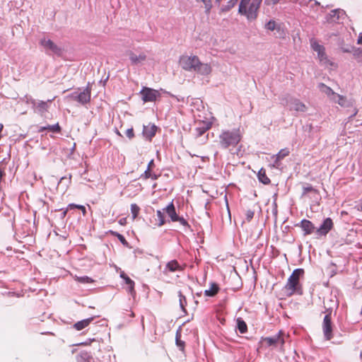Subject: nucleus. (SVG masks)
I'll list each match as a JSON object with an SVG mask.
<instances>
[{"label":"nucleus","mask_w":362,"mask_h":362,"mask_svg":"<svg viewBox=\"0 0 362 362\" xmlns=\"http://www.w3.org/2000/svg\"><path fill=\"white\" fill-rule=\"evenodd\" d=\"M76 209H81L83 214H85L86 213V209L84 206L76 204H69L65 209H61L59 210V211H62V213L60 214V218L64 219L69 211L74 210Z\"/></svg>","instance_id":"17"},{"label":"nucleus","mask_w":362,"mask_h":362,"mask_svg":"<svg viewBox=\"0 0 362 362\" xmlns=\"http://www.w3.org/2000/svg\"><path fill=\"white\" fill-rule=\"evenodd\" d=\"M315 189L313 188V187L310 185H308L306 187H303V195H305L309 192H315Z\"/></svg>","instance_id":"45"},{"label":"nucleus","mask_w":362,"mask_h":362,"mask_svg":"<svg viewBox=\"0 0 362 362\" xmlns=\"http://www.w3.org/2000/svg\"><path fill=\"white\" fill-rule=\"evenodd\" d=\"M125 134L130 139L134 138V129L132 127L127 129L125 132Z\"/></svg>","instance_id":"47"},{"label":"nucleus","mask_w":362,"mask_h":362,"mask_svg":"<svg viewBox=\"0 0 362 362\" xmlns=\"http://www.w3.org/2000/svg\"><path fill=\"white\" fill-rule=\"evenodd\" d=\"M157 129L158 127L154 124L150 127L144 125L142 134L144 137L151 141L155 136Z\"/></svg>","instance_id":"18"},{"label":"nucleus","mask_w":362,"mask_h":362,"mask_svg":"<svg viewBox=\"0 0 362 362\" xmlns=\"http://www.w3.org/2000/svg\"><path fill=\"white\" fill-rule=\"evenodd\" d=\"M111 233L115 236L117 237V238L119 240V241L125 247H131L129 246V243L127 241V240L125 239L124 236L122 234H120L118 232H113V231H111Z\"/></svg>","instance_id":"31"},{"label":"nucleus","mask_w":362,"mask_h":362,"mask_svg":"<svg viewBox=\"0 0 362 362\" xmlns=\"http://www.w3.org/2000/svg\"><path fill=\"white\" fill-rule=\"evenodd\" d=\"M257 177L260 182H262L264 185H269L271 182L270 179L267 177L266 174V171L264 168H261L258 173H257Z\"/></svg>","instance_id":"23"},{"label":"nucleus","mask_w":362,"mask_h":362,"mask_svg":"<svg viewBox=\"0 0 362 362\" xmlns=\"http://www.w3.org/2000/svg\"><path fill=\"white\" fill-rule=\"evenodd\" d=\"M94 339H92V341H93ZM90 341H91V339H89L88 341H85V342H81V343H79L78 345L79 346H87V345H89L90 344Z\"/></svg>","instance_id":"53"},{"label":"nucleus","mask_w":362,"mask_h":362,"mask_svg":"<svg viewBox=\"0 0 362 362\" xmlns=\"http://www.w3.org/2000/svg\"><path fill=\"white\" fill-rule=\"evenodd\" d=\"M209 289L204 291V295L207 297H214L220 291L219 285L216 282H210Z\"/></svg>","instance_id":"20"},{"label":"nucleus","mask_w":362,"mask_h":362,"mask_svg":"<svg viewBox=\"0 0 362 362\" xmlns=\"http://www.w3.org/2000/svg\"><path fill=\"white\" fill-rule=\"evenodd\" d=\"M332 100L338 103L341 107H350L352 106V102L346 99V97L337 94L334 98H331Z\"/></svg>","instance_id":"21"},{"label":"nucleus","mask_w":362,"mask_h":362,"mask_svg":"<svg viewBox=\"0 0 362 362\" xmlns=\"http://www.w3.org/2000/svg\"><path fill=\"white\" fill-rule=\"evenodd\" d=\"M263 341L267 342L269 346H276L279 343L284 345L285 343L282 331H279L278 334L274 336L264 338Z\"/></svg>","instance_id":"13"},{"label":"nucleus","mask_w":362,"mask_h":362,"mask_svg":"<svg viewBox=\"0 0 362 362\" xmlns=\"http://www.w3.org/2000/svg\"><path fill=\"white\" fill-rule=\"evenodd\" d=\"M160 175H156L155 173H151V177H150L151 179L153 180H156L158 179Z\"/></svg>","instance_id":"54"},{"label":"nucleus","mask_w":362,"mask_h":362,"mask_svg":"<svg viewBox=\"0 0 362 362\" xmlns=\"http://www.w3.org/2000/svg\"><path fill=\"white\" fill-rule=\"evenodd\" d=\"M357 112H358V110L355 108L354 110L353 114H351L349 117L350 118L354 117L357 114Z\"/></svg>","instance_id":"62"},{"label":"nucleus","mask_w":362,"mask_h":362,"mask_svg":"<svg viewBox=\"0 0 362 362\" xmlns=\"http://www.w3.org/2000/svg\"><path fill=\"white\" fill-rule=\"evenodd\" d=\"M151 177V170L148 168H146V170L144 171V173L141 175V178H144L145 180L148 179Z\"/></svg>","instance_id":"48"},{"label":"nucleus","mask_w":362,"mask_h":362,"mask_svg":"<svg viewBox=\"0 0 362 362\" xmlns=\"http://www.w3.org/2000/svg\"><path fill=\"white\" fill-rule=\"evenodd\" d=\"M319 88L322 92L325 93L329 97L334 98L337 94L334 93V90L330 87L327 86L323 83H320L319 84Z\"/></svg>","instance_id":"25"},{"label":"nucleus","mask_w":362,"mask_h":362,"mask_svg":"<svg viewBox=\"0 0 362 362\" xmlns=\"http://www.w3.org/2000/svg\"><path fill=\"white\" fill-rule=\"evenodd\" d=\"M357 42H358V44L362 45V33H359Z\"/></svg>","instance_id":"56"},{"label":"nucleus","mask_w":362,"mask_h":362,"mask_svg":"<svg viewBox=\"0 0 362 362\" xmlns=\"http://www.w3.org/2000/svg\"><path fill=\"white\" fill-rule=\"evenodd\" d=\"M310 45L314 52L317 53L322 52V50L325 49L323 45H320L317 41L312 40L310 41Z\"/></svg>","instance_id":"32"},{"label":"nucleus","mask_w":362,"mask_h":362,"mask_svg":"<svg viewBox=\"0 0 362 362\" xmlns=\"http://www.w3.org/2000/svg\"><path fill=\"white\" fill-rule=\"evenodd\" d=\"M346 12L341 8H336L326 16V20L328 23H338L340 19L344 18L346 16Z\"/></svg>","instance_id":"12"},{"label":"nucleus","mask_w":362,"mask_h":362,"mask_svg":"<svg viewBox=\"0 0 362 362\" xmlns=\"http://www.w3.org/2000/svg\"><path fill=\"white\" fill-rule=\"evenodd\" d=\"M93 319H94V317H88V318L80 320L74 325V329H76L78 331L82 330L84 328H86V327H88L90 324V322L93 320Z\"/></svg>","instance_id":"22"},{"label":"nucleus","mask_w":362,"mask_h":362,"mask_svg":"<svg viewBox=\"0 0 362 362\" xmlns=\"http://www.w3.org/2000/svg\"><path fill=\"white\" fill-rule=\"evenodd\" d=\"M330 302H331L332 303H334L337 308H338V306H339V303H338V302H337V300H333V299H331V300H330Z\"/></svg>","instance_id":"61"},{"label":"nucleus","mask_w":362,"mask_h":362,"mask_svg":"<svg viewBox=\"0 0 362 362\" xmlns=\"http://www.w3.org/2000/svg\"><path fill=\"white\" fill-rule=\"evenodd\" d=\"M341 49L344 53H350L353 50V47H351L350 45H346V46L341 47Z\"/></svg>","instance_id":"50"},{"label":"nucleus","mask_w":362,"mask_h":362,"mask_svg":"<svg viewBox=\"0 0 362 362\" xmlns=\"http://www.w3.org/2000/svg\"><path fill=\"white\" fill-rule=\"evenodd\" d=\"M175 343H176V345L181 350H183V349L185 347V341H183L180 339V334L178 332H177V334H176Z\"/></svg>","instance_id":"40"},{"label":"nucleus","mask_w":362,"mask_h":362,"mask_svg":"<svg viewBox=\"0 0 362 362\" xmlns=\"http://www.w3.org/2000/svg\"><path fill=\"white\" fill-rule=\"evenodd\" d=\"M39 43L45 49V53L48 55L54 54L60 57L63 53V49L50 39L43 37L40 39Z\"/></svg>","instance_id":"3"},{"label":"nucleus","mask_w":362,"mask_h":362,"mask_svg":"<svg viewBox=\"0 0 362 362\" xmlns=\"http://www.w3.org/2000/svg\"><path fill=\"white\" fill-rule=\"evenodd\" d=\"M233 6H232L230 4H228V2H227V4L226 5H223L222 6V7L221 8V12H228L229 11Z\"/></svg>","instance_id":"49"},{"label":"nucleus","mask_w":362,"mask_h":362,"mask_svg":"<svg viewBox=\"0 0 362 362\" xmlns=\"http://www.w3.org/2000/svg\"><path fill=\"white\" fill-rule=\"evenodd\" d=\"M160 90L163 91V93L168 94V95H170L172 98H175V97L173 94H172L170 92H168V91L163 90V89H160Z\"/></svg>","instance_id":"60"},{"label":"nucleus","mask_w":362,"mask_h":362,"mask_svg":"<svg viewBox=\"0 0 362 362\" xmlns=\"http://www.w3.org/2000/svg\"><path fill=\"white\" fill-rule=\"evenodd\" d=\"M156 214H157V216H158V221H159V223H158V226H163L165 224V223L164 214L161 211L158 210L157 212H156Z\"/></svg>","instance_id":"38"},{"label":"nucleus","mask_w":362,"mask_h":362,"mask_svg":"<svg viewBox=\"0 0 362 362\" xmlns=\"http://www.w3.org/2000/svg\"><path fill=\"white\" fill-rule=\"evenodd\" d=\"M289 154V151L287 148H283L279 151L276 155L275 163L282 160Z\"/></svg>","instance_id":"34"},{"label":"nucleus","mask_w":362,"mask_h":362,"mask_svg":"<svg viewBox=\"0 0 362 362\" xmlns=\"http://www.w3.org/2000/svg\"><path fill=\"white\" fill-rule=\"evenodd\" d=\"M211 124V123L204 124L202 127H197L195 129L197 136H202L205 132L210 129Z\"/></svg>","instance_id":"29"},{"label":"nucleus","mask_w":362,"mask_h":362,"mask_svg":"<svg viewBox=\"0 0 362 362\" xmlns=\"http://www.w3.org/2000/svg\"><path fill=\"white\" fill-rule=\"evenodd\" d=\"M332 310H333V307H332V306H329V308L325 307V310L324 313H325V315H327L329 318H332Z\"/></svg>","instance_id":"51"},{"label":"nucleus","mask_w":362,"mask_h":362,"mask_svg":"<svg viewBox=\"0 0 362 362\" xmlns=\"http://www.w3.org/2000/svg\"><path fill=\"white\" fill-rule=\"evenodd\" d=\"M163 210L170 216L172 221H173V222L177 221V218L179 216L176 213L173 201H172L170 203H169V204L165 209H163Z\"/></svg>","instance_id":"19"},{"label":"nucleus","mask_w":362,"mask_h":362,"mask_svg":"<svg viewBox=\"0 0 362 362\" xmlns=\"http://www.w3.org/2000/svg\"><path fill=\"white\" fill-rule=\"evenodd\" d=\"M199 59L197 56H185L182 55L180 58V64L181 67L187 71H194L197 66Z\"/></svg>","instance_id":"4"},{"label":"nucleus","mask_w":362,"mask_h":362,"mask_svg":"<svg viewBox=\"0 0 362 362\" xmlns=\"http://www.w3.org/2000/svg\"><path fill=\"white\" fill-rule=\"evenodd\" d=\"M265 28L271 31L276 30L278 33L282 31L280 25H276L274 20L269 21L265 25Z\"/></svg>","instance_id":"28"},{"label":"nucleus","mask_w":362,"mask_h":362,"mask_svg":"<svg viewBox=\"0 0 362 362\" xmlns=\"http://www.w3.org/2000/svg\"><path fill=\"white\" fill-rule=\"evenodd\" d=\"M26 103L30 104L35 113L43 116L44 114L47 112L49 104L51 103L52 100H48L47 101L36 100L31 96L25 95Z\"/></svg>","instance_id":"2"},{"label":"nucleus","mask_w":362,"mask_h":362,"mask_svg":"<svg viewBox=\"0 0 362 362\" xmlns=\"http://www.w3.org/2000/svg\"><path fill=\"white\" fill-rule=\"evenodd\" d=\"M197 2H202L204 4L205 13L209 14L213 7L212 0H196Z\"/></svg>","instance_id":"33"},{"label":"nucleus","mask_w":362,"mask_h":362,"mask_svg":"<svg viewBox=\"0 0 362 362\" xmlns=\"http://www.w3.org/2000/svg\"><path fill=\"white\" fill-rule=\"evenodd\" d=\"M279 0H265L264 4L267 6H274L279 3Z\"/></svg>","instance_id":"52"},{"label":"nucleus","mask_w":362,"mask_h":362,"mask_svg":"<svg viewBox=\"0 0 362 362\" xmlns=\"http://www.w3.org/2000/svg\"><path fill=\"white\" fill-rule=\"evenodd\" d=\"M288 105L291 111L296 112H305L308 107L298 98H290L288 100Z\"/></svg>","instance_id":"10"},{"label":"nucleus","mask_w":362,"mask_h":362,"mask_svg":"<svg viewBox=\"0 0 362 362\" xmlns=\"http://www.w3.org/2000/svg\"><path fill=\"white\" fill-rule=\"evenodd\" d=\"M238 12L241 15L245 16L247 18L249 15V8H247V6L240 4L238 8Z\"/></svg>","instance_id":"39"},{"label":"nucleus","mask_w":362,"mask_h":362,"mask_svg":"<svg viewBox=\"0 0 362 362\" xmlns=\"http://www.w3.org/2000/svg\"><path fill=\"white\" fill-rule=\"evenodd\" d=\"M166 268L171 272L181 271L182 268L176 259L171 260L166 264Z\"/></svg>","instance_id":"27"},{"label":"nucleus","mask_w":362,"mask_h":362,"mask_svg":"<svg viewBox=\"0 0 362 362\" xmlns=\"http://www.w3.org/2000/svg\"><path fill=\"white\" fill-rule=\"evenodd\" d=\"M134 284V281H133V284H127V291L133 297H134L136 295Z\"/></svg>","instance_id":"43"},{"label":"nucleus","mask_w":362,"mask_h":362,"mask_svg":"<svg viewBox=\"0 0 362 362\" xmlns=\"http://www.w3.org/2000/svg\"><path fill=\"white\" fill-rule=\"evenodd\" d=\"M4 126L2 124H0V139L1 138V132L3 130Z\"/></svg>","instance_id":"63"},{"label":"nucleus","mask_w":362,"mask_h":362,"mask_svg":"<svg viewBox=\"0 0 362 362\" xmlns=\"http://www.w3.org/2000/svg\"><path fill=\"white\" fill-rule=\"evenodd\" d=\"M67 98L84 105L90 100V89L87 87L81 92H72L67 95Z\"/></svg>","instance_id":"5"},{"label":"nucleus","mask_w":362,"mask_h":362,"mask_svg":"<svg viewBox=\"0 0 362 362\" xmlns=\"http://www.w3.org/2000/svg\"><path fill=\"white\" fill-rule=\"evenodd\" d=\"M296 226L300 227L302 229L304 236L311 235L315 232L317 229L312 221L305 218L301 220L298 223L296 224Z\"/></svg>","instance_id":"11"},{"label":"nucleus","mask_w":362,"mask_h":362,"mask_svg":"<svg viewBox=\"0 0 362 362\" xmlns=\"http://www.w3.org/2000/svg\"><path fill=\"white\" fill-rule=\"evenodd\" d=\"M286 288L288 291H291L290 296L293 293H297L299 295L303 294V290L301 285L296 277L290 276L288 279L287 284L286 285Z\"/></svg>","instance_id":"9"},{"label":"nucleus","mask_w":362,"mask_h":362,"mask_svg":"<svg viewBox=\"0 0 362 362\" xmlns=\"http://www.w3.org/2000/svg\"><path fill=\"white\" fill-rule=\"evenodd\" d=\"M322 329L325 339L327 341L331 340L334 337V324L332 318H329L327 315H325L324 317Z\"/></svg>","instance_id":"7"},{"label":"nucleus","mask_w":362,"mask_h":362,"mask_svg":"<svg viewBox=\"0 0 362 362\" xmlns=\"http://www.w3.org/2000/svg\"><path fill=\"white\" fill-rule=\"evenodd\" d=\"M7 295H8V296H10V297H18V295L16 294L15 292H8Z\"/></svg>","instance_id":"55"},{"label":"nucleus","mask_w":362,"mask_h":362,"mask_svg":"<svg viewBox=\"0 0 362 362\" xmlns=\"http://www.w3.org/2000/svg\"><path fill=\"white\" fill-rule=\"evenodd\" d=\"M358 209L359 210H361L362 211V202L360 203L358 205Z\"/></svg>","instance_id":"64"},{"label":"nucleus","mask_w":362,"mask_h":362,"mask_svg":"<svg viewBox=\"0 0 362 362\" xmlns=\"http://www.w3.org/2000/svg\"><path fill=\"white\" fill-rule=\"evenodd\" d=\"M194 72L202 76H208L211 72V66L207 63H202L199 60Z\"/></svg>","instance_id":"16"},{"label":"nucleus","mask_w":362,"mask_h":362,"mask_svg":"<svg viewBox=\"0 0 362 362\" xmlns=\"http://www.w3.org/2000/svg\"><path fill=\"white\" fill-rule=\"evenodd\" d=\"M236 328L241 334H245L247 331V325L241 317H238L236 320Z\"/></svg>","instance_id":"24"},{"label":"nucleus","mask_w":362,"mask_h":362,"mask_svg":"<svg viewBox=\"0 0 362 362\" xmlns=\"http://www.w3.org/2000/svg\"><path fill=\"white\" fill-rule=\"evenodd\" d=\"M120 277L124 280V283L127 284H133V280L131 279L124 272H121Z\"/></svg>","instance_id":"41"},{"label":"nucleus","mask_w":362,"mask_h":362,"mask_svg":"<svg viewBox=\"0 0 362 362\" xmlns=\"http://www.w3.org/2000/svg\"><path fill=\"white\" fill-rule=\"evenodd\" d=\"M139 211H140V208L136 204H131V213H132L133 219H135L138 216Z\"/></svg>","instance_id":"36"},{"label":"nucleus","mask_w":362,"mask_h":362,"mask_svg":"<svg viewBox=\"0 0 362 362\" xmlns=\"http://www.w3.org/2000/svg\"><path fill=\"white\" fill-rule=\"evenodd\" d=\"M177 221L180 222V223L181 225H182L183 226H186V227H188L189 228V225L188 224V222L187 221L186 219H185L182 216H178L177 218Z\"/></svg>","instance_id":"46"},{"label":"nucleus","mask_w":362,"mask_h":362,"mask_svg":"<svg viewBox=\"0 0 362 362\" xmlns=\"http://www.w3.org/2000/svg\"><path fill=\"white\" fill-rule=\"evenodd\" d=\"M127 54L129 56L131 64L133 66L141 64L146 59V55L144 53L136 55L133 51L129 50Z\"/></svg>","instance_id":"14"},{"label":"nucleus","mask_w":362,"mask_h":362,"mask_svg":"<svg viewBox=\"0 0 362 362\" xmlns=\"http://www.w3.org/2000/svg\"><path fill=\"white\" fill-rule=\"evenodd\" d=\"M262 0H252V3L249 6V15L247 20L253 21L257 17V12Z\"/></svg>","instance_id":"15"},{"label":"nucleus","mask_w":362,"mask_h":362,"mask_svg":"<svg viewBox=\"0 0 362 362\" xmlns=\"http://www.w3.org/2000/svg\"><path fill=\"white\" fill-rule=\"evenodd\" d=\"M178 297L180 308L185 313H187V310L185 309V306L187 305V299L186 297L182 294L181 291H178Z\"/></svg>","instance_id":"30"},{"label":"nucleus","mask_w":362,"mask_h":362,"mask_svg":"<svg viewBox=\"0 0 362 362\" xmlns=\"http://www.w3.org/2000/svg\"><path fill=\"white\" fill-rule=\"evenodd\" d=\"M317 57L320 62H327L328 61L327 57L325 52V49L322 50V52L317 53Z\"/></svg>","instance_id":"42"},{"label":"nucleus","mask_w":362,"mask_h":362,"mask_svg":"<svg viewBox=\"0 0 362 362\" xmlns=\"http://www.w3.org/2000/svg\"><path fill=\"white\" fill-rule=\"evenodd\" d=\"M76 281L81 284H90L94 282V280L88 276H77Z\"/></svg>","instance_id":"35"},{"label":"nucleus","mask_w":362,"mask_h":362,"mask_svg":"<svg viewBox=\"0 0 362 362\" xmlns=\"http://www.w3.org/2000/svg\"><path fill=\"white\" fill-rule=\"evenodd\" d=\"M304 274V269L301 268H297L293 270L292 274L290 275L291 276L296 277L298 280L300 279Z\"/></svg>","instance_id":"37"},{"label":"nucleus","mask_w":362,"mask_h":362,"mask_svg":"<svg viewBox=\"0 0 362 362\" xmlns=\"http://www.w3.org/2000/svg\"><path fill=\"white\" fill-rule=\"evenodd\" d=\"M238 1V0H229L228 2L229 4L234 7V6L237 4Z\"/></svg>","instance_id":"57"},{"label":"nucleus","mask_w":362,"mask_h":362,"mask_svg":"<svg viewBox=\"0 0 362 362\" xmlns=\"http://www.w3.org/2000/svg\"><path fill=\"white\" fill-rule=\"evenodd\" d=\"M254 215H255V211L253 210H251V209H248L247 211H246V214H245V216H246V220L250 222L254 217Z\"/></svg>","instance_id":"44"},{"label":"nucleus","mask_w":362,"mask_h":362,"mask_svg":"<svg viewBox=\"0 0 362 362\" xmlns=\"http://www.w3.org/2000/svg\"><path fill=\"white\" fill-rule=\"evenodd\" d=\"M241 140V136L238 131H223L219 135V144L223 148L230 146H235Z\"/></svg>","instance_id":"1"},{"label":"nucleus","mask_w":362,"mask_h":362,"mask_svg":"<svg viewBox=\"0 0 362 362\" xmlns=\"http://www.w3.org/2000/svg\"><path fill=\"white\" fill-rule=\"evenodd\" d=\"M139 93L141 95V99L144 103L154 102L158 98L160 97L159 90L148 87H143Z\"/></svg>","instance_id":"6"},{"label":"nucleus","mask_w":362,"mask_h":362,"mask_svg":"<svg viewBox=\"0 0 362 362\" xmlns=\"http://www.w3.org/2000/svg\"><path fill=\"white\" fill-rule=\"evenodd\" d=\"M334 223L332 219L329 217L325 218L319 228H317L315 234L317 238L326 236L332 229Z\"/></svg>","instance_id":"8"},{"label":"nucleus","mask_w":362,"mask_h":362,"mask_svg":"<svg viewBox=\"0 0 362 362\" xmlns=\"http://www.w3.org/2000/svg\"><path fill=\"white\" fill-rule=\"evenodd\" d=\"M250 0H240V4L247 6Z\"/></svg>","instance_id":"59"},{"label":"nucleus","mask_w":362,"mask_h":362,"mask_svg":"<svg viewBox=\"0 0 362 362\" xmlns=\"http://www.w3.org/2000/svg\"><path fill=\"white\" fill-rule=\"evenodd\" d=\"M45 130H48L52 133H59L62 130V128L59 126V123H56L52 125H47L46 127H41L40 132H42Z\"/></svg>","instance_id":"26"},{"label":"nucleus","mask_w":362,"mask_h":362,"mask_svg":"<svg viewBox=\"0 0 362 362\" xmlns=\"http://www.w3.org/2000/svg\"><path fill=\"white\" fill-rule=\"evenodd\" d=\"M154 165V161L152 159L148 164L147 168L151 169V167Z\"/></svg>","instance_id":"58"}]
</instances>
